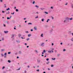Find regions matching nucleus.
I'll return each instance as SVG.
<instances>
[{
    "label": "nucleus",
    "instance_id": "1",
    "mask_svg": "<svg viewBox=\"0 0 73 73\" xmlns=\"http://www.w3.org/2000/svg\"><path fill=\"white\" fill-rule=\"evenodd\" d=\"M34 29L35 30H37V27H34Z\"/></svg>",
    "mask_w": 73,
    "mask_h": 73
},
{
    "label": "nucleus",
    "instance_id": "2",
    "mask_svg": "<svg viewBox=\"0 0 73 73\" xmlns=\"http://www.w3.org/2000/svg\"><path fill=\"white\" fill-rule=\"evenodd\" d=\"M4 33H8V31H4Z\"/></svg>",
    "mask_w": 73,
    "mask_h": 73
},
{
    "label": "nucleus",
    "instance_id": "3",
    "mask_svg": "<svg viewBox=\"0 0 73 73\" xmlns=\"http://www.w3.org/2000/svg\"><path fill=\"white\" fill-rule=\"evenodd\" d=\"M44 43H43L42 44H41V46H44Z\"/></svg>",
    "mask_w": 73,
    "mask_h": 73
},
{
    "label": "nucleus",
    "instance_id": "4",
    "mask_svg": "<svg viewBox=\"0 0 73 73\" xmlns=\"http://www.w3.org/2000/svg\"><path fill=\"white\" fill-rule=\"evenodd\" d=\"M32 36V35L31 34H29L28 35V37H30V36Z\"/></svg>",
    "mask_w": 73,
    "mask_h": 73
},
{
    "label": "nucleus",
    "instance_id": "5",
    "mask_svg": "<svg viewBox=\"0 0 73 73\" xmlns=\"http://www.w3.org/2000/svg\"><path fill=\"white\" fill-rule=\"evenodd\" d=\"M64 23H67L66 22V20H65L64 21Z\"/></svg>",
    "mask_w": 73,
    "mask_h": 73
},
{
    "label": "nucleus",
    "instance_id": "6",
    "mask_svg": "<svg viewBox=\"0 0 73 73\" xmlns=\"http://www.w3.org/2000/svg\"><path fill=\"white\" fill-rule=\"evenodd\" d=\"M35 7H37V9H38V8L39 7H38V6H37V5H35Z\"/></svg>",
    "mask_w": 73,
    "mask_h": 73
},
{
    "label": "nucleus",
    "instance_id": "7",
    "mask_svg": "<svg viewBox=\"0 0 73 73\" xmlns=\"http://www.w3.org/2000/svg\"><path fill=\"white\" fill-rule=\"evenodd\" d=\"M69 20H73V18H71L69 19Z\"/></svg>",
    "mask_w": 73,
    "mask_h": 73
},
{
    "label": "nucleus",
    "instance_id": "8",
    "mask_svg": "<svg viewBox=\"0 0 73 73\" xmlns=\"http://www.w3.org/2000/svg\"><path fill=\"white\" fill-rule=\"evenodd\" d=\"M7 11H8V10H10V9L9 8H8V9H6Z\"/></svg>",
    "mask_w": 73,
    "mask_h": 73
},
{
    "label": "nucleus",
    "instance_id": "9",
    "mask_svg": "<svg viewBox=\"0 0 73 73\" xmlns=\"http://www.w3.org/2000/svg\"><path fill=\"white\" fill-rule=\"evenodd\" d=\"M29 24H30L31 25H32V24L31 23H28V25H29Z\"/></svg>",
    "mask_w": 73,
    "mask_h": 73
},
{
    "label": "nucleus",
    "instance_id": "10",
    "mask_svg": "<svg viewBox=\"0 0 73 73\" xmlns=\"http://www.w3.org/2000/svg\"><path fill=\"white\" fill-rule=\"evenodd\" d=\"M44 13H46V14H48V12H45Z\"/></svg>",
    "mask_w": 73,
    "mask_h": 73
},
{
    "label": "nucleus",
    "instance_id": "11",
    "mask_svg": "<svg viewBox=\"0 0 73 73\" xmlns=\"http://www.w3.org/2000/svg\"><path fill=\"white\" fill-rule=\"evenodd\" d=\"M49 62H48L46 63V64H49Z\"/></svg>",
    "mask_w": 73,
    "mask_h": 73
},
{
    "label": "nucleus",
    "instance_id": "12",
    "mask_svg": "<svg viewBox=\"0 0 73 73\" xmlns=\"http://www.w3.org/2000/svg\"><path fill=\"white\" fill-rule=\"evenodd\" d=\"M16 12H18V11H19V10H18V9H16Z\"/></svg>",
    "mask_w": 73,
    "mask_h": 73
},
{
    "label": "nucleus",
    "instance_id": "13",
    "mask_svg": "<svg viewBox=\"0 0 73 73\" xmlns=\"http://www.w3.org/2000/svg\"><path fill=\"white\" fill-rule=\"evenodd\" d=\"M41 36L42 37H43V34H42Z\"/></svg>",
    "mask_w": 73,
    "mask_h": 73
},
{
    "label": "nucleus",
    "instance_id": "14",
    "mask_svg": "<svg viewBox=\"0 0 73 73\" xmlns=\"http://www.w3.org/2000/svg\"><path fill=\"white\" fill-rule=\"evenodd\" d=\"M8 62H9V63H10V62H11V61H10V60H9L8 61Z\"/></svg>",
    "mask_w": 73,
    "mask_h": 73
},
{
    "label": "nucleus",
    "instance_id": "15",
    "mask_svg": "<svg viewBox=\"0 0 73 73\" xmlns=\"http://www.w3.org/2000/svg\"><path fill=\"white\" fill-rule=\"evenodd\" d=\"M35 1H33V4H35Z\"/></svg>",
    "mask_w": 73,
    "mask_h": 73
},
{
    "label": "nucleus",
    "instance_id": "16",
    "mask_svg": "<svg viewBox=\"0 0 73 73\" xmlns=\"http://www.w3.org/2000/svg\"><path fill=\"white\" fill-rule=\"evenodd\" d=\"M51 52H52L51 51H48V52L49 53H51Z\"/></svg>",
    "mask_w": 73,
    "mask_h": 73
},
{
    "label": "nucleus",
    "instance_id": "17",
    "mask_svg": "<svg viewBox=\"0 0 73 73\" xmlns=\"http://www.w3.org/2000/svg\"><path fill=\"white\" fill-rule=\"evenodd\" d=\"M71 40V41H73V38H72V39Z\"/></svg>",
    "mask_w": 73,
    "mask_h": 73
},
{
    "label": "nucleus",
    "instance_id": "18",
    "mask_svg": "<svg viewBox=\"0 0 73 73\" xmlns=\"http://www.w3.org/2000/svg\"><path fill=\"white\" fill-rule=\"evenodd\" d=\"M18 36H19V37H21V34H19Z\"/></svg>",
    "mask_w": 73,
    "mask_h": 73
},
{
    "label": "nucleus",
    "instance_id": "19",
    "mask_svg": "<svg viewBox=\"0 0 73 73\" xmlns=\"http://www.w3.org/2000/svg\"><path fill=\"white\" fill-rule=\"evenodd\" d=\"M29 40V38H28L27 39V41H28V40Z\"/></svg>",
    "mask_w": 73,
    "mask_h": 73
},
{
    "label": "nucleus",
    "instance_id": "20",
    "mask_svg": "<svg viewBox=\"0 0 73 73\" xmlns=\"http://www.w3.org/2000/svg\"><path fill=\"white\" fill-rule=\"evenodd\" d=\"M45 52H46L45 50H44V51H43V52L44 53H45Z\"/></svg>",
    "mask_w": 73,
    "mask_h": 73
},
{
    "label": "nucleus",
    "instance_id": "21",
    "mask_svg": "<svg viewBox=\"0 0 73 73\" xmlns=\"http://www.w3.org/2000/svg\"><path fill=\"white\" fill-rule=\"evenodd\" d=\"M35 52L36 53H38V52H37V50H35Z\"/></svg>",
    "mask_w": 73,
    "mask_h": 73
},
{
    "label": "nucleus",
    "instance_id": "22",
    "mask_svg": "<svg viewBox=\"0 0 73 73\" xmlns=\"http://www.w3.org/2000/svg\"><path fill=\"white\" fill-rule=\"evenodd\" d=\"M55 59H56V58H52V60H55Z\"/></svg>",
    "mask_w": 73,
    "mask_h": 73
},
{
    "label": "nucleus",
    "instance_id": "23",
    "mask_svg": "<svg viewBox=\"0 0 73 73\" xmlns=\"http://www.w3.org/2000/svg\"><path fill=\"white\" fill-rule=\"evenodd\" d=\"M7 19L8 20H9V19H10V18H9V17L7 18Z\"/></svg>",
    "mask_w": 73,
    "mask_h": 73
},
{
    "label": "nucleus",
    "instance_id": "24",
    "mask_svg": "<svg viewBox=\"0 0 73 73\" xmlns=\"http://www.w3.org/2000/svg\"><path fill=\"white\" fill-rule=\"evenodd\" d=\"M39 70H36V71H37V72H39Z\"/></svg>",
    "mask_w": 73,
    "mask_h": 73
},
{
    "label": "nucleus",
    "instance_id": "25",
    "mask_svg": "<svg viewBox=\"0 0 73 73\" xmlns=\"http://www.w3.org/2000/svg\"><path fill=\"white\" fill-rule=\"evenodd\" d=\"M66 51V50L65 49H64L63 51L64 52H65V51Z\"/></svg>",
    "mask_w": 73,
    "mask_h": 73
},
{
    "label": "nucleus",
    "instance_id": "26",
    "mask_svg": "<svg viewBox=\"0 0 73 73\" xmlns=\"http://www.w3.org/2000/svg\"><path fill=\"white\" fill-rule=\"evenodd\" d=\"M46 60H47V61H48V60H49V58L46 59Z\"/></svg>",
    "mask_w": 73,
    "mask_h": 73
},
{
    "label": "nucleus",
    "instance_id": "27",
    "mask_svg": "<svg viewBox=\"0 0 73 73\" xmlns=\"http://www.w3.org/2000/svg\"><path fill=\"white\" fill-rule=\"evenodd\" d=\"M54 66L53 65H51V67H53Z\"/></svg>",
    "mask_w": 73,
    "mask_h": 73
},
{
    "label": "nucleus",
    "instance_id": "28",
    "mask_svg": "<svg viewBox=\"0 0 73 73\" xmlns=\"http://www.w3.org/2000/svg\"><path fill=\"white\" fill-rule=\"evenodd\" d=\"M44 19H42V21H43V22L44 21Z\"/></svg>",
    "mask_w": 73,
    "mask_h": 73
},
{
    "label": "nucleus",
    "instance_id": "29",
    "mask_svg": "<svg viewBox=\"0 0 73 73\" xmlns=\"http://www.w3.org/2000/svg\"><path fill=\"white\" fill-rule=\"evenodd\" d=\"M4 68H5V67H3V68H2V69H4Z\"/></svg>",
    "mask_w": 73,
    "mask_h": 73
},
{
    "label": "nucleus",
    "instance_id": "30",
    "mask_svg": "<svg viewBox=\"0 0 73 73\" xmlns=\"http://www.w3.org/2000/svg\"><path fill=\"white\" fill-rule=\"evenodd\" d=\"M49 19H48L47 20V22L48 23V21H49Z\"/></svg>",
    "mask_w": 73,
    "mask_h": 73
},
{
    "label": "nucleus",
    "instance_id": "31",
    "mask_svg": "<svg viewBox=\"0 0 73 73\" xmlns=\"http://www.w3.org/2000/svg\"><path fill=\"white\" fill-rule=\"evenodd\" d=\"M1 55L2 56V57H3V54H1Z\"/></svg>",
    "mask_w": 73,
    "mask_h": 73
},
{
    "label": "nucleus",
    "instance_id": "32",
    "mask_svg": "<svg viewBox=\"0 0 73 73\" xmlns=\"http://www.w3.org/2000/svg\"><path fill=\"white\" fill-rule=\"evenodd\" d=\"M72 8H73V5H72Z\"/></svg>",
    "mask_w": 73,
    "mask_h": 73
},
{
    "label": "nucleus",
    "instance_id": "33",
    "mask_svg": "<svg viewBox=\"0 0 73 73\" xmlns=\"http://www.w3.org/2000/svg\"><path fill=\"white\" fill-rule=\"evenodd\" d=\"M40 9H41V10H43L44 9H42V8H40Z\"/></svg>",
    "mask_w": 73,
    "mask_h": 73
},
{
    "label": "nucleus",
    "instance_id": "34",
    "mask_svg": "<svg viewBox=\"0 0 73 73\" xmlns=\"http://www.w3.org/2000/svg\"><path fill=\"white\" fill-rule=\"evenodd\" d=\"M21 53V51H19V53H20H20Z\"/></svg>",
    "mask_w": 73,
    "mask_h": 73
},
{
    "label": "nucleus",
    "instance_id": "35",
    "mask_svg": "<svg viewBox=\"0 0 73 73\" xmlns=\"http://www.w3.org/2000/svg\"><path fill=\"white\" fill-rule=\"evenodd\" d=\"M4 55H7V53H5L4 54Z\"/></svg>",
    "mask_w": 73,
    "mask_h": 73
},
{
    "label": "nucleus",
    "instance_id": "36",
    "mask_svg": "<svg viewBox=\"0 0 73 73\" xmlns=\"http://www.w3.org/2000/svg\"><path fill=\"white\" fill-rule=\"evenodd\" d=\"M11 53V52H8V54H10V53Z\"/></svg>",
    "mask_w": 73,
    "mask_h": 73
},
{
    "label": "nucleus",
    "instance_id": "37",
    "mask_svg": "<svg viewBox=\"0 0 73 73\" xmlns=\"http://www.w3.org/2000/svg\"><path fill=\"white\" fill-rule=\"evenodd\" d=\"M51 9H53V7H51Z\"/></svg>",
    "mask_w": 73,
    "mask_h": 73
},
{
    "label": "nucleus",
    "instance_id": "38",
    "mask_svg": "<svg viewBox=\"0 0 73 73\" xmlns=\"http://www.w3.org/2000/svg\"><path fill=\"white\" fill-rule=\"evenodd\" d=\"M60 54H58V56H60Z\"/></svg>",
    "mask_w": 73,
    "mask_h": 73
},
{
    "label": "nucleus",
    "instance_id": "39",
    "mask_svg": "<svg viewBox=\"0 0 73 73\" xmlns=\"http://www.w3.org/2000/svg\"><path fill=\"white\" fill-rule=\"evenodd\" d=\"M25 73H27V71H26V70H25Z\"/></svg>",
    "mask_w": 73,
    "mask_h": 73
},
{
    "label": "nucleus",
    "instance_id": "40",
    "mask_svg": "<svg viewBox=\"0 0 73 73\" xmlns=\"http://www.w3.org/2000/svg\"><path fill=\"white\" fill-rule=\"evenodd\" d=\"M0 1L1 2H2V1H3L2 0H0Z\"/></svg>",
    "mask_w": 73,
    "mask_h": 73
},
{
    "label": "nucleus",
    "instance_id": "41",
    "mask_svg": "<svg viewBox=\"0 0 73 73\" xmlns=\"http://www.w3.org/2000/svg\"><path fill=\"white\" fill-rule=\"evenodd\" d=\"M28 31H27L26 32V33H28Z\"/></svg>",
    "mask_w": 73,
    "mask_h": 73
},
{
    "label": "nucleus",
    "instance_id": "42",
    "mask_svg": "<svg viewBox=\"0 0 73 73\" xmlns=\"http://www.w3.org/2000/svg\"><path fill=\"white\" fill-rule=\"evenodd\" d=\"M36 18H38V16H37L36 17Z\"/></svg>",
    "mask_w": 73,
    "mask_h": 73
},
{
    "label": "nucleus",
    "instance_id": "43",
    "mask_svg": "<svg viewBox=\"0 0 73 73\" xmlns=\"http://www.w3.org/2000/svg\"><path fill=\"white\" fill-rule=\"evenodd\" d=\"M60 44H61V45H62V43H61Z\"/></svg>",
    "mask_w": 73,
    "mask_h": 73
},
{
    "label": "nucleus",
    "instance_id": "44",
    "mask_svg": "<svg viewBox=\"0 0 73 73\" xmlns=\"http://www.w3.org/2000/svg\"><path fill=\"white\" fill-rule=\"evenodd\" d=\"M3 25H4V27H5V25L4 24Z\"/></svg>",
    "mask_w": 73,
    "mask_h": 73
},
{
    "label": "nucleus",
    "instance_id": "45",
    "mask_svg": "<svg viewBox=\"0 0 73 73\" xmlns=\"http://www.w3.org/2000/svg\"><path fill=\"white\" fill-rule=\"evenodd\" d=\"M19 27H21V25H19Z\"/></svg>",
    "mask_w": 73,
    "mask_h": 73
},
{
    "label": "nucleus",
    "instance_id": "46",
    "mask_svg": "<svg viewBox=\"0 0 73 73\" xmlns=\"http://www.w3.org/2000/svg\"><path fill=\"white\" fill-rule=\"evenodd\" d=\"M19 58V56H17V58Z\"/></svg>",
    "mask_w": 73,
    "mask_h": 73
},
{
    "label": "nucleus",
    "instance_id": "47",
    "mask_svg": "<svg viewBox=\"0 0 73 73\" xmlns=\"http://www.w3.org/2000/svg\"><path fill=\"white\" fill-rule=\"evenodd\" d=\"M2 40H4V38H2Z\"/></svg>",
    "mask_w": 73,
    "mask_h": 73
},
{
    "label": "nucleus",
    "instance_id": "48",
    "mask_svg": "<svg viewBox=\"0 0 73 73\" xmlns=\"http://www.w3.org/2000/svg\"><path fill=\"white\" fill-rule=\"evenodd\" d=\"M31 31H33V29H31Z\"/></svg>",
    "mask_w": 73,
    "mask_h": 73
},
{
    "label": "nucleus",
    "instance_id": "49",
    "mask_svg": "<svg viewBox=\"0 0 73 73\" xmlns=\"http://www.w3.org/2000/svg\"><path fill=\"white\" fill-rule=\"evenodd\" d=\"M27 48H29V46H27Z\"/></svg>",
    "mask_w": 73,
    "mask_h": 73
},
{
    "label": "nucleus",
    "instance_id": "50",
    "mask_svg": "<svg viewBox=\"0 0 73 73\" xmlns=\"http://www.w3.org/2000/svg\"><path fill=\"white\" fill-rule=\"evenodd\" d=\"M21 38H22V39H23L24 38H23V37H21Z\"/></svg>",
    "mask_w": 73,
    "mask_h": 73
},
{
    "label": "nucleus",
    "instance_id": "51",
    "mask_svg": "<svg viewBox=\"0 0 73 73\" xmlns=\"http://www.w3.org/2000/svg\"><path fill=\"white\" fill-rule=\"evenodd\" d=\"M69 18H67L66 19H69Z\"/></svg>",
    "mask_w": 73,
    "mask_h": 73
},
{
    "label": "nucleus",
    "instance_id": "52",
    "mask_svg": "<svg viewBox=\"0 0 73 73\" xmlns=\"http://www.w3.org/2000/svg\"><path fill=\"white\" fill-rule=\"evenodd\" d=\"M2 13H4V11H2Z\"/></svg>",
    "mask_w": 73,
    "mask_h": 73
},
{
    "label": "nucleus",
    "instance_id": "53",
    "mask_svg": "<svg viewBox=\"0 0 73 73\" xmlns=\"http://www.w3.org/2000/svg\"><path fill=\"white\" fill-rule=\"evenodd\" d=\"M52 45H54L53 43H52Z\"/></svg>",
    "mask_w": 73,
    "mask_h": 73
},
{
    "label": "nucleus",
    "instance_id": "54",
    "mask_svg": "<svg viewBox=\"0 0 73 73\" xmlns=\"http://www.w3.org/2000/svg\"><path fill=\"white\" fill-rule=\"evenodd\" d=\"M28 68H29V66H28Z\"/></svg>",
    "mask_w": 73,
    "mask_h": 73
},
{
    "label": "nucleus",
    "instance_id": "55",
    "mask_svg": "<svg viewBox=\"0 0 73 73\" xmlns=\"http://www.w3.org/2000/svg\"><path fill=\"white\" fill-rule=\"evenodd\" d=\"M54 19V18L53 17H52V19Z\"/></svg>",
    "mask_w": 73,
    "mask_h": 73
},
{
    "label": "nucleus",
    "instance_id": "56",
    "mask_svg": "<svg viewBox=\"0 0 73 73\" xmlns=\"http://www.w3.org/2000/svg\"><path fill=\"white\" fill-rule=\"evenodd\" d=\"M14 29H16V28L15 27V28H14Z\"/></svg>",
    "mask_w": 73,
    "mask_h": 73
},
{
    "label": "nucleus",
    "instance_id": "57",
    "mask_svg": "<svg viewBox=\"0 0 73 73\" xmlns=\"http://www.w3.org/2000/svg\"><path fill=\"white\" fill-rule=\"evenodd\" d=\"M4 50H2V51H3Z\"/></svg>",
    "mask_w": 73,
    "mask_h": 73
},
{
    "label": "nucleus",
    "instance_id": "58",
    "mask_svg": "<svg viewBox=\"0 0 73 73\" xmlns=\"http://www.w3.org/2000/svg\"><path fill=\"white\" fill-rule=\"evenodd\" d=\"M43 73H46V72H43Z\"/></svg>",
    "mask_w": 73,
    "mask_h": 73
},
{
    "label": "nucleus",
    "instance_id": "59",
    "mask_svg": "<svg viewBox=\"0 0 73 73\" xmlns=\"http://www.w3.org/2000/svg\"><path fill=\"white\" fill-rule=\"evenodd\" d=\"M25 45H27V43H25Z\"/></svg>",
    "mask_w": 73,
    "mask_h": 73
},
{
    "label": "nucleus",
    "instance_id": "60",
    "mask_svg": "<svg viewBox=\"0 0 73 73\" xmlns=\"http://www.w3.org/2000/svg\"><path fill=\"white\" fill-rule=\"evenodd\" d=\"M15 9H16V7H15Z\"/></svg>",
    "mask_w": 73,
    "mask_h": 73
},
{
    "label": "nucleus",
    "instance_id": "61",
    "mask_svg": "<svg viewBox=\"0 0 73 73\" xmlns=\"http://www.w3.org/2000/svg\"><path fill=\"white\" fill-rule=\"evenodd\" d=\"M20 68H19V69H17V70H20Z\"/></svg>",
    "mask_w": 73,
    "mask_h": 73
},
{
    "label": "nucleus",
    "instance_id": "62",
    "mask_svg": "<svg viewBox=\"0 0 73 73\" xmlns=\"http://www.w3.org/2000/svg\"><path fill=\"white\" fill-rule=\"evenodd\" d=\"M24 20H26V18H24Z\"/></svg>",
    "mask_w": 73,
    "mask_h": 73
},
{
    "label": "nucleus",
    "instance_id": "63",
    "mask_svg": "<svg viewBox=\"0 0 73 73\" xmlns=\"http://www.w3.org/2000/svg\"><path fill=\"white\" fill-rule=\"evenodd\" d=\"M72 36H73V33H72Z\"/></svg>",
    "mask_w": 73,
    "mask_h": 73
},
{
    "label": "nucleus",
    "instance_id": "64",
    "mask_svg": "<svg viewBox=\"0 0 73 73\" xmlns=\"http://www.w3.org/2000/svg\"><path fill=\"white\" fill-rule=\"evenodd\" d=\"M72 69H73V66H72Z\"/></svg>",
    "mask_w": 73,
    "mask_h": 73
}]
</instances>
